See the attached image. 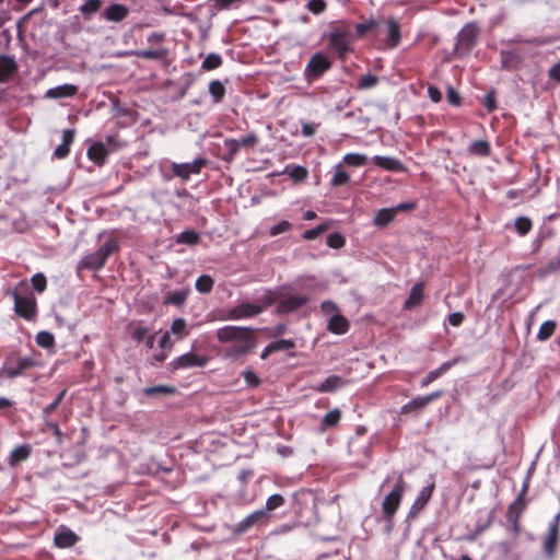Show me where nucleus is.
I'll return each instance as SVG.
<instances>
[{"mask_svg": "<svg viewBox=\"0 0 560 560\" xmlns=\"http://www.w3.org/2000/svg\"><path fill=\"white\" fill-rule=\"evenodd\" d=\"M78 93V86L74 84H62L52 89H49L46 92V97L50 98H62V97H71Z\"/></svg>", "mask_w": 560, "mask_h": 560, "instance_id": "obj_28", "label": "nucleus"}, {"mask_svg": "<svg viewBox=\"0 0 560 560\" xmlns=\"http://www.w3.org/2000/svg\"><path fill=\"white\" fill-rule=\"evenodd\" d=\"M502 56V66L506 69H515L520 63V57L516 52L513 51H503Z\"/></svg>", "mask_w": 560, "mask_h": 560, "instance_id": "obj_47", "label": "nucleus"}, {"mask_svg": "<svg viewBox=\"0 0 560 560\" xmlns=\"http://www.w3.org/2000/svg\"><path fill=\"white\" fill-rule=\"evenodd\" d=\"M31 453L32 446L30 444H22L12 450L8 463L11 467H15L22 462H25L31 456Z\"/></svg>", "mask_w": 560, "mask_h": 560, "instance_id": "obj_25", "label": "nucleus"}, {"mask_svg": "<svg viewBox=\"0 0 560 560\" xmlns=\"http://www.w3.org/2000/svg\"><path fill=\"white\" fill-rule=\"evenodd\" d=\"M273 351H283V350H291L295 348V342L291 339H279L273 342H270Z\"/></svg>", "mask_w": 560, "mask_h": 560, "instance_id": "obj_60", "label": "nucleus"}, {"mask_svg": "<svg viewBox=\"0 0 560 560\" xmlns=\"http://www.w3.org/2000/svg\"><path fill=\"white\" fill-rule=\"evenodd\" d=\"M560 269V255L550 259L545 266L540 268L541 275H548Z\"/></svg>", "mask_w": 560, "mask_h": 560, "instance_id": "obj_62", "label": "nucleus"}, {"mask_svg": "<svg viewBox=\"0 0 560 560\" xmlns=\"http://www.w3.org/2000/svg\"><path fill=\"white\" fill-rule=\"evenodd\" d=\"M350 180L349 174L342 170L341 164H337L335 167V174L330 179L332 187H340L347 185Z\"/></svg>", "mask_w": 560, "mask_h": 560, "instance_id": "obj_37", "label": "nucleus"}, {"mask_svg": "<svg viewBox=\"0 0 560 560\" xmlns=\"http://www.w3.org/2000/svg\"><path fill=\"white\" fill-rule=\"evenodd\" d=\"M372 161L376 166L386 171L404 172L406 170L405 165L395 158L375 155Z\"/></svg>", "mask_w": 560, "mask_h": 560, "instance_id": "obj_22", "label": "nucleus"}, {"mask_svg": "<svg viewBox=\"0 0 560 560\" xmlns=\"http://www.w3.org/2000/svg\"><path fill=\"white\" fill-rule=\"evenodd\" d=\"M442 396H443L442 390H436V392H433L425 396H418V397L411 399L410 401H408L407 404H405L400 409V413L408 415V413H411L415 411H419V410L425 408L432 401L438 400Z\"/></svg>", "mask_w": 560, "mask_h": 560, "instance_id": "obj_14", "label": "nucleus"}, {"mask_svg": "<svg viewBox=\"0 0 560 560\" xmlns=\"http://www.w3.org/2000/svg\"><path fill=\"white\" fill-rule=\"evenodd\" d=\"M18 70V65L12 57L0 56V82H7Z\"/></svg>", "mask_w": 560, "mask_h": 560, "instance_id": "obj_23", "label": "nucleus"}, {"mask_svg": "<svg viewBox=\"0 0 560 560\" xmlns=\"http://www.w3.org/2000/svg\"><path fill=\"white\" fill-rule=\"evenodd\" d=\"M434 488L435 485L434 482H432L431 485L420 490L418 497L416 498L413 504L411 505L410 514L416 515L427 506L428 502L430 501L433 494Z\"/></svg>", "mask_w": 560, "mask_h": 560, "instance_id": "obj_18", "label": "nucleus"}, {"mask_svg": "<svg viewBox=\"0 0 560 560\" xmlns=\"http://www.w3.org/2000/svg\"><path fill=\"white\" fill-rule=\"evenodd\" d=\"M209 93L214 103H221L225 96V86L219 80H212L209 83Z\"/></svg>", "mask_w": 560, "mask_h": 560, "instance_id": "obj_36", "label": "nucleus"}, {"mask_svg": "<svg viewBox=\"0 0 560 560\" xmlns=\"http://www.w3.org/2000/svg\"><path fill=\"white\" fill-rule=\"evenodd\" d=\"M133 55L142 59H164L167 56V50L165 48L154 50H137L133 52Z\"/></svg>", "mask_w": 560, "mask_h": 560, "instance_id": "obj_41", "label": "nucleus"}, {"mask_svg": "<svg viewBox=\"0 0 560 560\" xmlns=\"http://www.w3.org/2000/svg\"><path fill=\"white\" fill-rule=\"evenodd\" d=\"M284 173H287L294 182H302L306 179L308 175V171L304 166L295 165L285 167Z\"/></svg>", "mask_w": 560, "mask_h": 560, "instance_id": "obj_43", "label": "nucleus"}, {"mask_svg": "<svg viewBox=\"0 0 560 560\" xmlns=\"http://www.w3.org/2000/svg\"><path fill=\"white\" fill-rule=\"evenodd\" d=\"M209 161L206 158H198L191 163H175L171 164V170L174 176L183 180H188L191 174H199L203 167L208 165Z\"/></svg>", "mask_w": 560, "mask_h": 560, "instance_id": "obj_9", "label": "nucleus"}, {"mask_svg": "<svg viewBox=\"0 0 560 560\" xmlns=\"http://www.w3.org/2000/svg\"><path fill=\"white\" fill-rule=\"evenodd\" d=\"M224 147L228 150L230 159L235 156L238 153V151L241 150L237 139H234V138L225 139Z\"/></svg>", "mask_w": 560, "mask_h": 560, "instance_id": "obj_64", "label": "nucleus"}, {"mask_svg": "<svg viewBox=\"0 0 560 560\" xmlns=\"http://www.w3.org/2000/svg\"><path fill=\"white\" fill-rule=\"evenodd\" d=\"M514 226H515V230L516 232L521 235V236H525L526 234L529 233V231L532 230L533 228V222L529 218L527 217H518L516 218L515 220V223H514Z\"/></svg>", "mask_w": 560, "mask_h": 560, "instance_id": "obj_45", "label": "nucleus"}, {"mask_svg": "<svg viewBox=\"0 0 560 560\" xmlns=\"http://www.w3.org/2000/svg\"><path fill=\"white\" fill-rule=\"evenodd\" d=\"M482 105L486 107L488 113H492L497 109V98H495V91L491 90L489 91L482 101Z\"/></svg>", "mask_w": 560, "mask_h": 560, "instance_id": "obj_59", "label": "nucleus"}, {"mask_svg": "<svg viewBox=\"0 0 560 560\" xmlns=\"http://www.w3.org/2000/svg\"><path fill=\"white\" fill-rule=\"evenodd\" d=\"M281 293L278 291H268L262 298H261V304L260 306H264V310L268 306H271L275 303H279Z\"/></svg>", "mask_w": 560, "mask_h": 560, "instance_id": "obj_56", "label": "nucleus"}, {"mask_svg": "<svg viewBox=\"0 0 560 560\" xmlns=\"http://www.w3.org/2000/svg\"><path fill=\"white\" fill-rule=\"evenodd\" d=\"M67 389H62L56 398L47 405L42 411V418L50 417V415L60 406L61 401L66 396Z\"/></svg>", "mask_w": 560, "mask_h": 560, "instance_id": "obj_48", "label": "nucleus"}, {"mask_svg": "<svg viewBox=\"0 0 560 560\" xmlns=\"http://www.w3.org/2000/svg\"><path fill=\"white\" fill-rule=\"evenodd\" d=\"M284 503H285V500L281 494H278V493L272 494L267 499L266 508L264 509V511H267V513L270 514V512L279 509Z\"/></svg>", "mask_w": 560, "mask_h": 560, "instance_id": "obj_50", "label": "nucleus"}, {"mask_svg": "<svg viewBox=\"0 0 560 560\" xmlns=\"http://www.w3.org/2000/svg\"><path fill=\"white\" fill-rule=\"evenodd\" d=\"M348 381L339 375H330L325 378L320 384L314 387L318 393H334L335 390L346 386Z\"/></svg>", "mask_w": 560, "mask_h": 560, "instance_id": "obj_19", "label": "nucleus"}, {"mask_svg": "<svg viewBox=\"0 0 560 560\" xmlns=\"http://www.w3.org/2000/svg\"><path fill=\"white\" fill-rule=\"evenodd\" d=\"M176 242L189 246L197 245L200 242L199 234L194 230H187L178 234Z\"/></svg>", "mask_w": 560, "mask_h": 560, "instance_id": "obj_38", "label": "nucleus"}, {"mask_svg": "<svg viewBox=\"0 0 560 560\" xmlns=\"http://www.w3.org/2000/svg\"><path fill=\"white\" fill-rule=\"evenodd\" d=\"M557 324L553 320L544 322L538 330L537 338L541 341L549 339L556 330Z\"/></svg>", "mask_w": 560, "mask_h": 560, "instance_id": "obj_44", "label": "nucleus"}, {"mask_svg": "<svg viewBox=\"0 0 560 560\" xmlns=\"http://www.w3.org/2000/svg\"><path fill=\"white\" fill-rule=\"evenodd\" d=\"M189 292V288L167 292L166 295L164 296L163 303L165 305L182 306L185 304Z\"/></svg>", "mask_w": 560, "mask_h": 560, "instance_id": "obj_31", "label": "nucleus"}, {"mask_svg": "<svg viewBox=\"0 0 560 560\" xmlns=\"http://www.w3.org/2000/svg\"><path fill=\"white\" fill-rule=\"evenodd\" d=\"M308 302V298L306 295H283L281 294L280 301L277 305V312L279 314H289L292 313L302 306H304Z\"/></svg>", "mask_w": 560, "mask_h": 560, "instance_id": "obj_16", "label": "nucleus"}, {"mask_svg": "<svg viewBox=\"0 0 560 560\" xmlns=\"http://www.w3.org/2000/svg\"><path fill=\"white\" fill-rule=\"evenodd\" d=\"M43 421H44V427L42 428V431L43 432L51 431L56 439V443L58 445H61L63 443V433L60 430L58 422L50 419V417L43 418Z\"/></svg>", "mask_w": 560, "mask_h": 560, "instance_id": "obj_33", "label": "nucleus"}, {"mask_svg": "<svg viewBox=\"0 0 560 560\" xmlns=\"http://www.w3.org/2000/svg\"><path fill=\"white\" fill-rule=\"evenodd\" d=\"M377 26V22L373 19L369 20L365 23H358L355 25V31L359 37H363L366 33L371 32Z\"/></svg>", "mask_w": 560, "mask_h": 560, "instance_id": "obj_57", "label": "nucleus"}, {"mask_svg": "<svg viewBox=\"0 0 560 560\" xmlns=\"http://www.w3.org/2000/svg\"><path fill=\"white\" fill-rule=\"evenodd\" d=\"M221 343H230L225 348V357L238 359L256 347V330L250 327L224 326L217 330Z\"/></svg>", "mask_w": 560, "mask_h": 560, "instance_id": "obj_1", "label": "nucleus"}, {"mask_svg": "<svg viewBox=\"0 0 560 560\" xmlns=\"http://www.w3.org/2000/svg\"><path fill=\"white\" fill-rule=\"evenodd\" d=\"M468 151L472 155L486 158L490 155L491 147L487 140H476L470 143Z\"/></svg>", "mask_w": 560, "mask_h": 560, "instance_id": "obj_34", "label": "nucleus"}, {"mask_svg": "<svg viewBox=\"0 0 560 560\" xmlns=\"http://www.w3.org/2000/svg\"><path fill=\"white\" fill-rule=\"evenodd\" d=\"M331 67L332 62L326 55L316 52L310 58L304 69V78L308 83H311L318 80Z\"/></svg>", "mask_w": 560, "mask_h": 560, "instance_id": "obj_5", "label": "nucleus"}, {"mask_svg": "<svg viewBox=\"0 0 560 560\" xmlns=\"http://www.w3.org/2000/svg\"><path fill=\"white\" fill-rule=\"evenodd\" d=\"M10 294L14 300L15 313L26 320H33L37 314L36 299L32 294L20 295L16 291H12Z\"/></svg>", "mask_w": 560, "mask_h": 560, "instance_id": "obj_7", "label": "nucleus"}, {"mask_svg": "<svg viewBox=\"0 0 560 560\" xmlns=\"http://www.w3.org/2000/svg\"><path fill=\"white\" fill-rule=\"evenodd\" d=\"M118 244L114 240L107 241L96 252L86 255L80 262L82 268L89 270H100L106 264L108 257L116 250H118Z\"/></svg>", "mask_w": 560, "mask_h": 560, "instance_id": "obj_3", "label": "nucleus"}, {"mask_svg": "<svg viewBox=\"0 0 560 560\" xmlns=\"http://www.w3.org/2000/svg\"><path fill=\"white\" fill-rule=\"evenodd\" d=\"M31 282H32L34 290L37 291L38 293L44 292L47 288V279L44 273H40V272L35 273L32 277Z\"/></svg>", "mask_w": 560, "mask_h": 560, "instance_id": "obj_54", "label": "nucleus"}, {"mask_svg": "<svg viewBox=\"0 0 560 560\" xmlns=\"http://www.w3.org/2000/svg\"><path fill=\"white\" fill-rule=\"evenodd\" d=\"M329 47L338 54L340 59H345L351 50V32L347 26L334 27L327 35Z\"/></svg>", "mask_w": 560, "mask_h": 560, "instance_id": "obj_4", "label": "nucleus"}, {"mask_svg": "<svg viewBox=\"0 0 560 560\" xmlns=\"http://www.w3.org/2000/svg\"><path fill=\"white\" fill-rule=\"evenodd\" d=\"M342 162L348 166L359 167L368 163V156L361 153H348L343 156Z\"/></svg>", "mask_w": 560, "mask_h": 560, "instance_id": "obj_42", "label": "nucleus"}, {"mask_svg": "<svg viewBox=\"0 0 560 560\" xmlns=\"http://www.w3.org/2000/svg\"><path fill=\"white\" fill-rule=\"evenodd\" d=\"M326 243L329 247L338 249L345 246L346 240L340 233L335 232L327 236Z\"/></svg>", "mask_w": 560, "mask_h": 560, "instance_id": "obj_55", "label": "nucleus"}, {"mask_svg": "<svg viewBox=\"0 0 560 560\" xmlns=\"http://www.w3.org/2000/svg\"><path fill=\"white\" fill-rule=\"evenodd\" d=\"M145 396H154V395H170L175 393V388L165 385H156L152 387H147L143 389Z\"/></svg>", "mask_w": 560, "mask_h": 560, "instance_id": "obj_49", "label": "nucleus"}, {"mask_svg": "<svg viewBox=\"0 0 560 560\" xmlns=\"http://www.w3.org/2000/svg\"><path fill=\"white\" fill-rule=\"evenodd\" d=\"M479 28L475 23L466 24L457 35L455 50L458 55H467L476 45Z\"/></svg>", "mask_w": 560, "mask_h": 560, "instance_id": "obj_6", "label": "nucleus"}, {"mask_svg": "<svg viewBox=\"0 0 560 560\" xmlns=\"http://www.w3.org/2000/svg\"><path fill=\"white\" fill-rule=\"evenodd\" d=\"M291 230H292V224L289 221L283 220V221L279 222L278 224L271 226L269 230V234L271 236H277L279 234L289 232Z\"/></svg>", "mask_w": 560, "mask_h": 560, "instance_id": "obj_61", "label": "nucleus"}, {"mask_svg": "<svg viewBox=\"0 0 560 560\" xmlns=\"http://www.w3.org/2000/svg\"><path fill=\"white\" fill-rule=\"evenodd\" d=\"M527 505L528 503L522 501V499H515L508 506L506 522L509 523L510 529L514 537H518L521 534V517L527 509Z\"/></svg>", "mask_w": 560, "mask_h": 560, "instance_id": "obj_10", "label": "nucleus"}, {"mask_svg": "<svg viewBox=\"0 0 560 560\" xmlns=\"http://www.w3.org/2000/svg\"><path fill=\"white\" fill-rule=\"evenodd\" d=\"M395 217L396 214L393 208H383L375 213L373 222L378 228H385L394 221Z\"/></svg>", "mask_w": 560, "mask_h": 560, "instance_id": "obj_32", "label": "nucleus"}, {"mask_svg": "<svg viewBox=\"0 0 560 560\" xmlns=\"http://www.w3.org/2000/svg\"><path fill=\"white\" fill-rule=\"evenodd\" d=\"M102 7V0H86L80 8V12L88 16L96 13Z\"/></svg>", "mask_w": 560, "mask_h": 560, "instance_id": "obj_52", "label": "nucleus"}, {"mask_svg": "<svg viewBox=\"0 0 560 560\" xmlns=\"http://www.w3.org/2000/svg\"><path fill=\"white\" fill-rule=\"evenodd\" d=\"M264 312V306L256 303H241L230 308L225 315V319L237 320L243 318H252Z\"/></svg>", "mask_w": 560, "mask_h": 560, "instance_id": "obj_11", "label": "nucleus"}, {"mask_svg": "<svg viewBox=\"0 0 560 560\" xmlns=\"http://www.w3.org/2000/svg\"><path fill=\"white\" fill-rule=\"evenodd\" d=\"M406 489V481L401 474L396 479L393 490L385 495L382 502V511L386 521L392 522L394 515L398 511L404 492Z\"/></svg>", "mask_w": 560, "mask_h": 560, "instance_id": "obj_2", "label": "nucleus"}, {"mask_svg": "<svg viewBox=\"0 0 560 560\" xmlns=\"http://www.w3.org/2000/svg\"><path fill=\"white\" fill-rule=\"evenodd\" d=\"M329 228H330V223H329V222L322 223V224L317 225V226H316V228H314V229L306 230V231L302 234V237H303L304 240H307V241L316 240V238H317V237H319L324 232H326Z\"/></svg>", "mask_w": 560, "mask_h": 560, "instance_id": "obj_46", "label": "nucleus"}, {"mask_svg": "<svg viewBox=\"0 0 560 560\" xmlns=\"http://www.w3.org/2000/svg\"><path fill=\"white\" fill-rule=\"evenodd\" d=\"M559 535H560V513L555 515V517L550 522L548 534L546 535L544 542H542L544 552L548 557L555 556L556 550H557L558 540H559Z\"/></svg>", "mask_w": 560, "mask_h": 560, "instance_id": "obj_12", "label": "nucleus"}, {"mask_svg": "<svg viewBox=\"0 0 560 560\" xmlns=\"http://www.w3.org/2000/svg\"><path fill=\"white\" fill-rule=\"evenodd\" d=\"M424 296V283L417 282L410 290L409 295L404 304L406 310H411L415 306H418Z\"/></svg>", "mask_w": 560, "mask_h": 560, "instance_id": "obj_24", "label": "nucleus"}, {"mask_svg": "<svg viewBox=\"0 0 560 560\" xmlns=\"http://www.w3.org/2000/svg\"><path fill=\"white\" fill-rule=\"evenodd\" d=\"M129 14V9L124 4H110L103 13L104 18L110 22H120Z\"/></svg>", "mask_w": 560, "mask_h": 560, "instance_id": "obj_26", "label": "nucleus"}, {"mask_svg": "<svg viewBox=\"0 0 560 560\" xmlns=\"http://www.w3.org/2000/svg\"><path fill=\"white\" fill-rule=\"evenodd\" d=\"M223 60L219 54H209L201 63V69L205 71H211L221 67Z\"/></svg>", "mask_w": 560, "mask_h": 560, "instance_id": "obj_40", "label": "nucleus"}, {"mask_svg": "<svg viewBox=\"0 0 560 560\" xmlns=\"http://www.w3.org/2000/svg\"><path fill=\"white\" fill-rule=\"evenodd\" d=\"M457 360L446 361L443 364L440 365V368L430 371L421 381L420 385L421 387H427L432 382L438 380L440 376H442L444 373H446L453 365H455Z\"/></svg>", "mask_w": 560, "mask_h": 560, "instance_id": "obj_29", "label": "nucleus"}, {"mask_svg": "<svg viewBox=\"0 0 560 560\" xmlns=\"http://www.w3.org/2000/svg\"><path fill=\"white\" fill-rule=\"evenodd\" d=\"M377 83H378V77L375 74L368 73V74L361 77V79L358 82L357 88L359 90H369V89L376 86Z\"/></svg>", "mask_w": 560, "mask_h": 560, "instance_id": "obj_51", "label": "nucleus"}, {"mask_svg": "<svg viewBox=\"0 0 560 560\" xmlns=\"http://www.w3.org/2000/svg\"><path fill=\"white\" fill-rule=\"evenodd\" d=\"M36 342L42 348H50L55 343V337L49 331H40L36 336Z\"/></svg>", "mask_w": 560, "mask_h": 560, "instance_id": "obj_53", "label": "nucleus"}, {"mask_svg": "<svg viewBox=\"0 0 560 560\" xmlns=\"http://www.w3.org/2000/svg\"><path fill=\"white\" fill-rule=\"evenodd\" d=\"M109 151L102 142H94L88 149V158L96 165H103Z\"/></svg>", "mask_w": 560, "mask_h": 560, "instance_id": "obj_21", "label": "nucleus"}, {"mask_svg": "<svg viewBox=\"0 0 560 560\" xmlns=\"http://www.w3.org/2000/svg\"><path fill=\"white\" fill-rule=\"evenodd\" d=\"M74 130L73 129H67L62 132V142L59 144L54 152V156L56 159H65L69 155L70 147L74 141Z\"/></svg>", "mask_w": 560, "mask_h": 560, "instance_id": "obj_20", "label": "nucleus"}, {"mask_svg": "<svg viewBox=\"0 0 560 560\" xmlns=\"http://www.w3.org/2000/svg\"><path fill=\"white\" fill-rule=\"evenodd\" d=\"M208 359L194 352L185 353L175 360L170 365L172 370L189 369V368H202L207 364Z\"/></svg>", "mask_w": 560, "mask_h": 560, "instance_id": "obj_15", "label": "nucleus"}, {"mask_svg": "<svg viewBox=\"0 0 560 560\" xmlns=\"http://www.w3.org/2000/svg\"><path fill=\"white\" fill-rule=\"evenodd\" d=\"M79 536L71 529L61 526L56 533L54 544L60 549L70 548L79 541Z\"/></svg>", "mask_w": 560, "mask_h": 560, "instance_id": "obj_17", "label": "nucleus"}, {"mask_svg": "<svg viewBox=\"0 0 560 560\" xmlns=\"http://www.w3.org/2000/svg\"><path fill=\"white\" fill-rule=\"evenodd\" d=\"M270 518L271 515L268 514L267 511H264L262 509L254 511L235 525L233 533L236 535L245 534L254 526L267 525Z\"/></svg>", "mask_w": 560, "mask_h": 560, "instance_id": "obj_8", "label": "nucleus"}, {"mask_svg": "<svg viewBox=\"0 0 560 560\" xmlns=\"http://www.w3.org/2000/svg\"><path fill=\"white\" fill-rule=\"evenodd\" d=\"M341 419V411L338 408H335L328 411L322 419L320 430L325 431L327 429L336 427Z\"/></svg>", "mask_w": 560, "mask_h": 560, "instance_id": "obj_35", "label": "nucleus"}, {"mask_svg": "<svg viewBox=\"0 0 560 560\" xmlns=\"http://www.w3.org/2000/svg\"><path fill=\"white\" fill-rule=\"evenodd\" d=\"M73 451H74V454H73L71 462L68 464L69 466L79 465L82 462H84L86 458L85 452L82 450V447L79 444H75L73 446Z\"/></svg>", "mask_w": 560, "mask_h": 560, "instance_id": "obj_63", "label": "nucleus"}, {"mask_svg": "<svg viewBox=\"0 0 560 560\" xmlns=\"http://www.w3.org/2000/svg\"><path fill=\"white\" fill-rule=\"evenodd\" d=\"M213 284L214 281L210 276L202 275L197 278L195 287L199 293L207 294L212 291Z\"/></svg>", "mask_w": 560, "mask_h": 560, "instance_id": "obj_39", "label": "nucleus"}, {"mask_svg": "<svg viewBox=\"0 0 560 560\" xmlns=\"http://www.w3.org/2000/svg\"><path fill=\"white\" fill-rule=\"evenodd\" d=\"M387 33L386 46L393 49L399 45L401 38L400 26L396 20L389 19L387 21Z\"/></svg>", "mask_w": 560, "mask_h": 560, "instance_id": "obj_27", "label": "nucleus"}, {"mask_svg": "<svg viewBox=\"0 0 560 560\" xmlns=\"http://www.w3.org/2000/svg\"><path fill=\"white\" fill-rule=\"evenodd\" d=\"M237 141L241 148L250 149L258 143V137L255 132H249L248 135L237 139Z\"/></svg>", "mask_w": 560, "mask_h": 560, "instance_id": "obj_58", "label": "nucleus"}, {"mask_svg": "<svg viewBox=\"0 0 560 560\" xmlns=\"http://www.w3.org/2000/svg\"><path fill=\"white\" fill-rule=\"evenodd\" d=\"M327 328L330 332L343 335L349 330V322L343 315L335 314L330 317Z\"/></svg>", "mask_w": 560, "mask_h": 560, "instance_id": "obj_30", "label": "nucleus"}, {"mask_svg": "<svg viewBox=\"0 0 560 560\" xmlns=\"http://www.w3.org/2000/svg\"><path fill=\"white\" fill-rule=\"evenodd\" d=\"M15 365L13 361H7V366L2 371L8 378H15L22 375L26 370L38 366L39 363L32 357L16 358Z\"/></svg>", "mask_w": 560, "mask_h": 560, "instance_id": "obj_13", "label": "nucleus"}]
</instances>
